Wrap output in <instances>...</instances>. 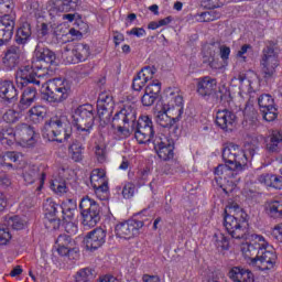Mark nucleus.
Here are the masks:
<instances>
[{"label":"nucleus","mask_w":282,"mask_h":282,"mask_svg":"<svg viewBox=\"0 0 282 282\" xmlns=\"http://www.w3.org/2000/svg\"><path fill=\"white\" fill-rule=\"evenodd\" d=\"M115 120H122L124 124L130 126H119L117 128L118 133L129 138L131 133H134V138L138 144H148L153 139L155 130L153 129V121L149 116L140 117L138 120V112L133 107L122 108L119 112L115 115Z\"/></svg>","instance_id":"obj_1"},{"label":"nucleus","mask_w":282,"mask_h":282,"mask_svg":"<svg viewBox=\"0 0 282 282\" xmlns=\"http://www.w3.org/2000/svg\"><path fill=\"white\" fill-rule=\"evenodd\" d=\"M223 160L225 164H219L214 171L217 177H221L227 171L241 173L248 166V153L235 143H229L223 149Z\"/></svg>","instance_id":"obj_2"},{"label":"nucleus","mask_w":282,"mask_h":282,"mask_svg":"<svg viewBox=\"0 0 282 282\" xmlns=\"http://www.w3.org/2000/svg\"><path fill=\"white\" fill-rule=\"evenodd\" d=\"M248 221V214L237 203H229L225 208L224 226L232 239H246L243 224Z\"/></svg>","instance_id":"obj_3"},{"label":"nucleus","mask_w":282,"mask_h":282,"mask_svg":"<svg viewBox=\"0 0 282 282\" xmlns=\"http://www.w3.org/2000/svg\"><path fill=\"white\" fill-rule=\"evenodd\" d=\"M43 135L51 142L63 143L65 140H69L72 135V124L69 120H67V116L54 117L50 121H46Z\"/></svg>","instance_id":"obj_4"},{"label":"nucleus","mask_w":282,"mask_h":282,"mask_svg":"<svg viewBox=\"0 0 282 282\" xmlns=\"http://www.w3.org/2000/svg\"><path fill=\"white\" fill-rule=\"evenodd\" d=\"M261 77L265 83L273 80L276 76V67H279V53H276V46L272 43L268 44L261 55Z\"/></svg>","instance_id":"obj_5"},{"label":"nucleus","mask_w":282,"mask_h":282,"mask_svg":"<svg viewBox=\"0 0 282 282\" xmlns=\"http://www.w3.org/2000/svg\"><path fill=\"white\" fill-rule=\"evenodd\" d=\"M43 88L46 91L43 99L47 100V102H63L69 97V85L61 78L46 82L43 84Z\"/></svg>","instance_id":"obj_6"},{"label":"nucleus","mask_w":282,"mask_h":282,"mask_svg":"<svg viewBox=\"0 0 282 282\" xmlns=\"http://www.w3.org/2000/svg\"><path fill=\"white\" fill-rule=\"evenodd\" d=\"M278 259L276 250L267 242V247L260 249L259 254L249 261V265L257 270H261V272H265L268 270H274Z\"/></svg>","instance_id":"obj_7"},{"label":"nucleus","mask_w":282,"mask_h":282,"mask_svg":"<svg viewBox=\"0 0 282 282\" xmlns=\"http://www.w3.org/2000/svg\"><path fill=\"white\" fill-rule=\"evenodd\" d=\"M79 208L84 218V226L94 228V226L100 221V205H98V203H96V200L91 199L89 196L82 198Z\"/></svg>","instance_id":"obj_8"},{"label":"nucleus","mask_w":282,"mask_h":282,"mask_svg":"<svg viewBox=\"0 0 282 282\" xmlns=\"http://www.w3.org/2000/svg\"><path fill=\"white\" fill-rule=\"evenodd\" d=\"M95 118L96 112L94 110H87V108H75L72 115L74 127H76L77 131H80L83 135H89L94 127Z\"/></svg>","instance_id":"obj_9"},{"label":"nucleus","mask_w":282,"mask_h":282,"mask_svg":"<svg viewBox=\"0 0 282 282\" xmlns=\"http://www.w3.org/2000/svg\"><path fill=\"white\" fill-rule=\"evenodd\" d=\"M150 142L154 144V151H156L160 160H163V162L173 160L175 155L173 152L175 150V141L172 137H167L165 134H153Z\"/></svg>","instance_id":"obj_10"},{"label":"nucleus","mask_w":282,"mask_h":282,"mask_svg":"<svg viewBox=\"0 0 282 282\" xmlns=\"http://www.w3.org/2000/svg\"><path fill=\"white\" fill-rule=\"evenodd\" d=\"M40 134L36 132L34 127L28 123H19L15 127V140L19 141L21 147L30 149L31 147H35L36 142H39Z\"/></svg>","instance_id":"obj_11"},{"label":"nucleus","mask_w":282,"mask_h":282,"mask_svg":"<svg viewBox=\"0 0 282 282\" xmlns=\"http://www.w3.org/2000/svg\"><path fill=\"white\" fill-rule=\"evenodd\" d=\"M56 53L45 47L43 44H37L34 51L33 67L34 69H47L48 65H54Z\"/></svg>","instance_id":"obj_12"},{"label":"nucleus","mask_w":282,"mask_h":282,"mask_svg":"<svg viewBox=\"0 0 282 282\" xmlns=\"http://www.w3.org/2000/svg\"><path fill=\"white\" fill-rule=\"evenodd\" d=\"M144 221L147 220L131 219L119 223L115 228V232L120 239H133V237L140 235V228L144 227Z\"/></svg>","instance_id":"obj_13"},{"label":"nucleus","mask_w":282,"mask_h":282,"mask_svg":"<svg viewBox=\"0 0 282 282\" xmlns=\"http://www.w3.org/2000/svg\"><path fill=\"white\" fill-rule=\"evenodd\" d=\"M36 70L37 68H34V62H32V66H21L17 73H15V83L18 87H28V85H37V87L41 85V80L36 79Z\"/></svg>","instance_id":"obj_14"},{"label":"nucleus","mask_w":282,"mask_h":282,"mask_svg":"<svg viewBox=\"0 0 282 282\" xmlns=\"http://www.w3.org/2000/svg\"><path fill=\"white\" fill-rule=\"evenodd\" d=\"M268 241H265V238L263 236L254 235L253 240L251 242L242 243L241 246V252L246 257V259H249V262L254 259V257H259V253L263 248H267Z\"/></svg>","instance_id":"obj_15"},{"label":"nucleus","mask_w":282,"mask_h":282,"mask_svg":"<svg viewBox=\"0 0 282 282\" xmlns=\"http://www.w3.org/2000/svg\"><path fill=\"white\" fill-rule=\"evenodd\" d=\"M106 240L107 231L102 228H96L86 236L84 243L86 246V250L94 252L95 250H98V248H102Z\"/></svg>","instance_id":"obj_16"},{"label":"nucleus","mask_w":282,"mask_h":282,"mask_svg":"<svg viewBox=\"0 0 282 282\" xmlns=\"http://www.w3.org/2000/svg\"><path fill=\"white\" fill-rule=\"evenodd\" d=\"M14 34V18L10 14L0 17V47L8 45Z\"/></svg>","instance_id":"obj_17"},{"label":"nucleus","mask_w":282,"mask_h":282,"mask_svg":"<svg viewBox=\"0 0 282 282\" xmlns=\"http://www.w3.org/2000/svg\"><path fill=\"white\" fill-rule=\"evenodd\" d=\"M90 184L95 193H107L109 184L107 183V174L102 169H95L90 174Z\"/></svg>","instance_id":"obj_18"},{"label":"nucleus","mask_w":282,"mask_h":282,"mask_svg":"<svg viewBox=\"0 0 282 282\" xmlns=\"http://www.w3.org/2000/svg\"><path fill=\"white\" fill-rule=\"evenodd\" d=\"M155 67L147 66L138 73V75L133 78L132 88L134 91H142V87L149 83V80H153V75L155 74Z\"/></svg>","instance_id":"obj_19"},{"label":"nucleus","mask_w":282,"mask_h":282,"mask_svg":"<svg viewBox=\"0 0 282 282\" xmlns=\"http://www.w3.org/2000/svg\"><path fill=\"white\" fill-rule=\"evenodd\" d=\"M237 116L232 111L225 108L224 110H218L216 116V124L223 129V131H232V127Z\"/></svg>","instance_id":"obj_20"},{"label":"nucleus","mask_w":282,"mask_h":282,"mask_svg":"<svg viewBox=\"0 0 282 282\" xmlns=\"http://www.w3.org/2000/svg\"><path fill=\"white\" fill-rule=\"evenodd\" d=\"M228 276L232 282H254V273L241 265L229 269Z\"/></svg>","instance_id":"obj_21"},{"label":"nucleus","mask_w":282,"mask_h":282,"mask_svg":"<svg viewBox=\"0 0 282 282\" xmlns=\"http://www.w3.org/2000/svg\"><path fill=\"white\" fill-rule=\"evenodd\" d=\"M19 94L12 82H1L0 83V97L6 102V105H14L18 100Z\"/></svg>","instance_id":"obj_22"},{"label":"nucleus","mask_w":282,"mask_h":282,"mask_svg":"<svg viewBox=\"0 0 282 282\" xmlns=\"http://www.w3.org/2000/svg\"><path fill=\"white\" fill-rule=\"evenodd\" d=\"M267 153H281L282 131L273 130L265 139Z\"/></svg>","instance_id":"obj_23"},{"label":"nucleus","mask_w":282,"mask_h":282,"mask_svg":"<svg viewBox=\"0 0 282 282\" xmlns=\"http://www.w3.org/2000/svg\"><path fill=\"white\" fill-rule=\"evenodd\" d=\"M21 47L12 45L7 50V53L2 59V63L7 69H14L19 65V59L21 58Z\"/></svg>","instance_id":"obj_24"},{"label":"nucleus","mask_w":282,"mask_h":282,"mask_svg":"<svg viewBox=\"0 0 282 282\" xmlns=\"http://www.w3.org/2000/svg\"><path fill=\"white\" fill-rule=\"evenodd\" d=\"M217 89V80L210 77H204L197 83V94L206 98V96H213Z\"/></svg>","instance_id":"obj_25"},{"label":"nucleus","mask_w":282,"mask_h":282,"mask_svg":"<svg viewBox=\"0 0 282 282\" xmlns=\"http://www.w3.org/2000/svg\"><path fill=\"white\" fill-rule=\"evenodd\" d=\"M260 184H264L269 188H275V191H282V176L276 174H261L258 177Z\"/></svg>","instance_id":"obj_26"},{"label":"nucleus","mask_w":282,"mask_h":282,"mask_svg":"<svg viewBox=\"0 0 282 282\" xmlns=\"http://www.w3.org/2000/svg\"><path fill=\"white\" fill-rule=\"evenodd\" d=\"M17 140V130L12 129L10 124L0 128V143L3 147H12Z\"/></svg>","instance_id":"obj_27"},{"label":"nucleus","mask_w":282,"mask_h":282,"mask_svg":"<svg viewBox=\"0 0 282 282\" xmlns=\"http://www.w3.org/2000/svg\"><path fill=\"white\" fill-rule=\"evenodd\" d=\"M156 122L160 124V127H163V129H167L169 131H177V127L173 123L171 120V117L169 116V112L166 109L159 110L155 115Z\"/></svg>","instance_id":"obj_28"},{"label":"nucleus","mask_w":282,"mask_h":282,"mask_svg":"<svg viewBox=\"0 0 282 282\" xmlns=\"http://www.w3.org/2000/svg\"><path fill=\"white\" fill-rule=\"evenodd\" d=\"M70 54L72 56H75L78 63H83L89 58L91 50L89 48V45L79 43L76 45L75 50L70 52Z\"/></svg>","instance_id":"obj_29"},{"label":"nucleus","mask_w":282,"mask_h":282,"mask_svg":"<svg viewBox=\"0 0 282 282\" xmlns=\"http://www.w3.org/2000/svg\"><path fill=\"white\" fill-rule=\"evenodd\" d=\"M31 36H32V30L30 29V24H23L17 31L15 43H18V45H25V43L30 41Z\"/></svg>","instance_id":"obj_30"},{"label":"nucleus","mask_w":282,"mask_h":282,"mask_svg":"<svg viewBox=\"0 0 282 282\" xmlns=\"http://www.w3.org/2000/svg\"><path fill=\"white\" fill-rule=\"evenodd\" d=\"M267 213L273 219H281L282 217V200H271L267 204Z\"/></svg>","instance_id":"obj_31"},{"label":"nucleus","mask_w":282,"mask_h":282,"mask_svg":"<svg viewBox=\"0 0 282 282\" xmlns=\"http://www.w3.org/2000/svg\"><path fill=\"white\" fill-rule=\"evenodd\" d=\"M26 221L19 216H7L4 220V226L12 228V230H23L26 226Z\"/></svg>","instance_id":"obj_32"},{"label":"nucleus","mask_w":282,"mask_h":282,"mask_svg":"<svg viewBox=\"0 0 282 282\" xmlns=\"http://www.w3.org/2000/svg\"><path fill=\"white\" fill-rule=\"evenodd\" d=\"M214 243L218 250V252H224V250L230 249V240L226 235L218 232L214 235Z\"/></svg>","instance_id":"obj_33"},{"label":"nucleus","mask_w":282,"mask_h":282,"mask_svg":"<svg viewBox=\"0 0 282 282\" xmlns=\"http://www.w3.org/2000/svg\"><path fill=\"white\" fill-rule=\"evenodd\" d=\"M45 116H47V110H45V108L32 107L29 110V118L35 124L43 122V120H45Z\"/></svg>","instance_id":"obj_34"},{"label":"nucleus","mask_w":282,"mask_h":282,"mask_svg":"<svg viewBox=\"0 0 282 282\" xmlns=\"http://www.w3.org/2000/svg\"><path fill=\"white\" fill-rule=\"evenodd\" d=\"M36 99V88L29 86L24 89L22 97L20 99V105H25L30 107L32 102Z\"/></svg>","instance_id":"obj_35"},{"label":"nucleus","mask_w":282,"mask_h":282,"mask_svg":"<svg viewBox=\"0 0 282 282\" xmlns=\"http://www.w3.org/2000/svg\"><path fill=\"white\" fill-rule=\"evenodd\" d=\"M68 153L74 162H80L83 160V143L75 141L68 148Z\"/></svg>","instance_id":"obj_36"},{"label":"nucleus","mask_w":282,"mask_h":282,"mask_svg":"<svg viewBox=\"0 0 282 282\" xmlns=\"http://www.w3.org/2000/svg\"><path fill=\"white\" fill-rule=\"evenodd\" d=\"M58 208H61V205L56 204L52 198H46L45 202L43 203V209L45 212L46 217L56 216Z\"/></svg>","instance_id":"obj_37"},{"label":"nucleus","mask_w":282,"mask_h":282,"mask_svg":"<svg viewBox=\"0 0 282 282\" xmlns=\"http://www.w3.org/2000/svg\"><path fill=\"white\" fill-rule=\"evenodd\" d=\"M37 177H41V184L45 182V173H39V170L32 169L24 173V182L26 184H34Z\"/></svg>","instance_id":"obj_38"},{"label":"nucleus","mask_w":282,"mask_h":282,"mask_svg":"<svg viewBox=\"0 0 282 282\" xmlns=\"http://www.w3.org/2000/svg\"><path fill=\"white\" fill-rule=\"evenodd\" d=\"M166 98L167 107H184V96L180 93H171Z\"/></svg>","instance_id":"obj_39"},{"label":"nucleus","mask_w":282,"mask_h":282,"mask_svg":"<svg viewBox=\"0 0 282 282\" xmlns=\"http://www.w3.org/2000/svg\"><path fill=\"white\" fill-rule=\"evenodd\" d=\"M261 113L263 120L267 122H274V120H276V116H279V110L276 107H263Z\"/></svg>","instance_id":"obj_40"},{"label":"nucleus","mask_w":282,"mask_h":282,"mask_svg":"<svg viewBox=\"0 0 282 282\" xmlns=\"http://www.w3.org/2000/svg\"><path fill=\"white\" fill-rule=\"evenodd\" d=\"M141 102L143 105V107H152V105H155L156 102V107L160 106L161 99L159 95H153L151 93H147L142 96L141 98Z\"/></svg>","instance_id":"obj_41"},{"label":"nucleus","mask_w":282,"mask_h":282,"mask_svg":"<svg viewBox=\"0 0 282 282\" xmlns=\"http://www.w3.org/2000/svg\"><path fill=\"white\" fill-rule=\"evenodd\" d=\"M94 279V270L86 268L78 271L75 275V282H89Z\"/></svg>","instance_id":"obj_42"},{"label":"nucleus","mask_w":282,"mask_h":282,"mask_svg":"<svg viewBox=\"0 0 282 282\" xmlns=\"http://www.w3.org/2000/svg\"><path fill=\"white\" fill-rule=\"evenodd\" d=\"M57 253L59 254V257H68V259H76V257H78V248L57 246Z\"/></svg>","instance_id":"obj_43"},{"label":"nucleus","mask_w":282,"mask_h":282,"mask_svg":"<svg viewBox=\"0 0 282 282\" xmlns=\"http://www.w3.org/2000/svg\"><path fill=\"white\" fill-rule=\"evenodd\" d=\"M167 111V116L170 117V120L172 123L180 122V119L182 118V113H184V108L178 107H169L165 109Z\"/></svg>","instance_id":"obj_44"},{"label":"nucleus","mask_w":282,"mask_h":282,"mask_svg":"<svg viewBox=\"0 0 282 282\" xmlns=\"http://www.w3.org/2000/svg\"><path fill=\"white\" fill-rule=\"evenodd\" d=\"M4 122L8 124H12L13 122H17L19 118H21V110H15L14 108H10L3 116H2Z\"/></svg>","instance_id":"obj_45"},{"label":"nucleus","mask_w":282,"mask_h":282,"mask_svg":"<svg viewBox=\"0 0 282 282\" xmlns=\"http://www.w3.org/2000/svg\"><path fill=\"white\" fill-rule=\"evenodd\" d=\"M64 215V220L66 221V232H68L69 235H72V232H76L77 227L74 225V223H72V220L74 219V215H76V213L74 212H62Z\"/></svg>","instance_id":"obj_46"},{"label":"nucleus","mask_w":282,"mask_h":282,"mask_svg":"<svg viewBox=\"0 0 282 282\" xmlns=\"http://www.w3.org/2000/svg\"><path fill=\"white\" fill-rule=\"evenodd\" d=\"M19 158H21L19 152H7L2 156V164L12 169V162H19Z\"/></svg>","instance_id":"obj_47"},{"label":"nucleus","mask_w":282,"mask_h":282,"mask_svg":"<svg viewBox=\"0 0 282 282\" xmlns=\"http://www.w3.org/2000/svg\"><path fill=\"white\" fill-rule=\"evenodd\" d=\"M44 226L47 230H58L61 228V219L56 218V216H46Z\"/></svg>","instance_id":"obj_48"},{"label":"nucleus","mask_w":282,"mask_h":282,"mask_svg":"<svg viewBox=\"0 0 282 282\" xmlns=\"http://www.w3.org/2000/svg\"><path fill=\"white\" fill-rule=\"evenodd\" d=\"M200 21L205 23H210V21H217V19H221V13L219 11H205L200 13Z\"/></svg>","instance_id":"obj_49"},{"label":"nucleus","mask_w":282,"mask_h":282,"mask_svg":"<svg viewBox=\"0 0 282 282\" xmlns=\"http://www.w3.org/2000/svg\"><path fill=\"white\" fill-rule=\"evenodd\" d=\"M113 107V97L107 93H101L97 100V107Z\"/></svg>","instance_id":"obj_50"},{"label":"nucleus","mask_w":282,"mask_h":282,"mask_svg":"<svg viewBox=\"0 0 282 282\" xmlns=\"http://www.w3.org/2000/svg\"><path fill=\"white\" fill-rule=\"evenodd\" d=\"M57 246L66 247V248H76V242L72 240V237L67 235H59L56 240Z\"/></svg>","instance_id":"obj_51"},{"label":"nucleus","mask_w":282,"mask_h":282,"mask_svg":"<svg viewBox=\"0 0 282 282\" xmlns=\"http://www.w3.org/2000/svg\"><path fill=\"white\" fill-rule=\"evenodd\" d=\"M12 239V234H10L9 227L0 226V246H8Z\"/></svg>","instance_id":"obj_52"},{"label":"nucleus","mask_w":282,"mask_h":282,"mask_svg":"<svg viewBox=\"0 0 282 282\" xmlns=\"http://www.w3.org/2000/svg\"><path fill=\"white\" fill-rule=\"evenodd\" d=\"M259 107H274V98L270 94H263L258 97Z\"/></svg>","instance_id":"obj_53"},{"label":"nucleus","mask_w":282,"mask_h":282,"mask_svg":"<svg viewBox=\"0 0 282 282\" xmlns=\"http://www.w3.org/2000/svg\"><path fill=\"white\" fill-rule=\"evenodd\" d=\"M51 188L57 195H63V194L67 193V185L65 184V182L55 181L52 183Z\"/></svg>","instance_id":"obj_54"},{"label":"nucleus","mask_w":282,"mask_h":282,"mask_svg":"<svg viewBox=\"0 0 282 282\" xmlns=\"http://www.w3.org/2000/svg\"><path fill=\"white\" fill-rule=\"evenodd\" d=\"M59 209L62 213H77L76 200L67 199L65 203H63V207L59 206Z\"/></svg>","instance_id":"obj_55"},{"label":"nucleus","mask_w":282,"mask_h":282,"mask_svg":"<svg viewBox=\"0 0 282 282\" xmlns=\"http://www.w3.org/2000/svg\"><path fill=\"white\" fill-rule=\"evenodd\" d=\"M162 89V84L160 82H152L151 84H149L145 87V91L147 94H152L154 96H159L158 94L161 91Z\"/></svg>","instance_id":"obj_56"},{"label":"nucleus","mask_w":282,"mask_h":282,"mask_svg":"<svg viewBox=\"0 0 282 282\" xmlns=\"http://www.w3.org/2000/svg\"><path fill=\"white\" fill-rule=\"evenodd\" d=\"M134 193H135V185L133 183H127L123 186L122 195L124 199H131Z\"/></svg>","instance_id":"obj_57"},{"label":"nucleus","mask_w":282,"mask_h":282,"mask_svg":"<svg viewBox=\"0 0 282 282\" xmlns=\"http://www.w3.org/2000/svg\"><path fill=\"white\" fill-rule=\"evenodd\" d=\"M96 111L100 120H109L111 118V110H108L107 107H97Z\"/></svg>","instance_id":"obj_58"},{"label":"nucleus","mask_w":282,"mask_h":282,"mask_svg":"<svg viewBox=\"0 0 282 282\" xmlns=\"http://www.w3.org/2000/svg\"><path fill=\"white\" fill-rule=\"evenodd\" d=\"M57 10L59 12H69L72 10V0H58Z\"/></svg>","instance_id":"obj_59"},{"label":"nucleus","mask_w":282,"mask_h":282,"mask_svg":"<svg viewBox=\"0 0 282 282\" xmlns=\"http://www.w3.org/2000/svg\"><path fill=\"white\" fill-rule=\"evenodd\" d=\"M204 6L205 8H207L208 10H215L217 8H221V6H224V3H221V1L219 0H204Z\"/></svg>","instance_id":"obj_60"},{"label":"nucleus","mask_w":282,"mask_h":282,"mask_svg":"<svg viewBox=\"0 0 282 282\" xmlns=\"http://www.w3.org/2000/svg\"><path fill=\"white\" fill-rule=\"evenodd\" d=\"M273 239H276L279 241V243H282V224L281 225H276L272 232H271Z\"/></svg>","instance_id":"obj_61"},{"label":"nucleus","mask_w":282,"mask_h":282,"mask_svg":"<svg viewBox=\"0 0 282 282\" xmlns=\"http://www.w3.org/2000/svg\"><path fill=\"white\" fill-rule=\"evenodd\" d=\"M149 181V171L143 170L138 174V183L140 186H144L147 182Z\"/></svg>","instance_id":"obj_62"},{"label":"nucleus","mask_w":282,"mask_h":282,"mask_svg":"<svg viewBox=\"0 0 282 282\" xmlns=\"http://www.w3.org/2000/svg\"><path fill=\"white\" fill-rule=\"evenodd\" d=\"M127 34L138 36V39H140V36H144L147 34V31L143 28H133L132 30L128 31Z\"/></svg>","instance_id":"obj_63"},{"label":"nucleus","mask_w":282,"mask_h":282,"mask_svg":"<svg viewBox=\"0 0 282 282\" xmlns=\"http://www.w3.org/2000/svg\"><path fill=\"white\" fill-rule=\"evenodd\" d=\"M0 10H3L7 13L12 12V10H14V2H12V0L3 2L2 4H0Z\"/></svg>","instance_id":"obj_64"}]
</instances>
